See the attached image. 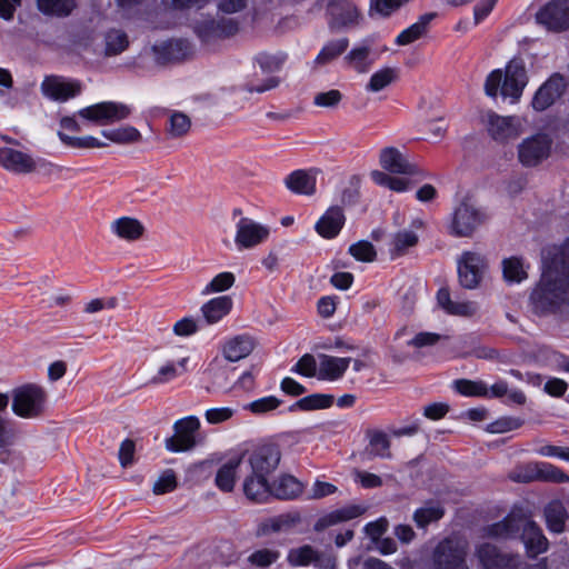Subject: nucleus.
I'll return each mask as SVG.
<instances>
[{"label":"nucleus","instance_id":"nucleus-27","mask_svg":"<svg viewBox=\"0 0 569 569\" xmlns=\"http://www.w3.org/2000/svg\"><path fill=\"white\" fill-rule=\"evenodd\" d=\"M254 349V340L249 335H238L223 346V356L228 361L236 362L248 357Z\"/></svg>","mask_w":569,"mask_h":569},{"label":"nucleus","instance_id":"nucleus-25","mask_svg":"<svg viewBox=\"0 0 569 569\" xmlns=\"http://www.w3.org/2000/svg\"><path fill=\"white\" fill-rule=\"evenodd\" d=\"M243 493L253 502H266L271 497L270 479L250 472L243 480Z\"/></svg>","mask_w":569,"mask_h":569},{"label":"nucleus","instance_id":"nucleus-60","mask_svg":"<svg viewBox=\"0 0 569 569\" xmlns=\"http://www.w3.org/2000/svg\"><path fill=\"white\" fill-rule=\"evenodd\" d=\"M217 27L218 22H216V19L208 18L198 21L194 26V31L203 42H209L218 39Z\"/></svg>","mask_w":569,"mask_h":569},{"label":"nucleus","instance_id":"nucleus-11","mask_svg":"<svg viewBox=\"0 0 569 569\" xmlns=\"http://www.w3.org/2000/svg\"><path fill=\"white\" fill-rule=\"evenodd\" d=\"M379 162L382 169L395 174H406L423 180L427 173L410 162L397 148L386 147L380 151Z\"/></svg>","mask_w":569,"mask_h":569},{"label":"nucleus","instance_id":"nucleus-39","mask_svg":"<svg viewBox=\"0 0 569 569\" xmlns=\"http://www.w3.org/2000/svg\"><path fill=\"white\" fill-rule=\"evenodd\" d=\"M349 47V39L343 37L328 41L320 50L315 59V62L325 66L340 57L347 51Z\"/></svg>","mask_w":569,"mask_h":569},{"label":"nucleus","instance_id":"nucleus-44","mask_svg":"<svg viewBox=\"0 0 569 569\" xmlns=\"http://www.w3.org/2000/svg\"><path fill=\"white\" fill-rule=\"evenodd\" d=\"M369 437V453L379 458H391L390 440L386 432L380 430H372L368 432Z\"/></svg>","mask_w":569,"mask_h":569},{"label":"nucleus","instance_id":"nucleus-55","mask_svg":"<svg viewBox=\"0 0 569 569\" xmlns=\"http://www.w3.org/2000/svg\"><path fill=\"white\" fill-rule=\"evenodd\" d=\"M279 557H280L279 551L263 548V549L253 551L248 557L247 560L251 566L264 569V568L270 567L272 563H274L279 559Z\"/></svg>","mask_w":569,"mask_h":569},{"label":"nucleus","instance_id":"nucleus-10","mask_svg":"<svg viewBox=\"0 0 569 569\" xmlns=\"http://www.w3.org/2000/svg\"><path fill=\"white\" fill-rule=\"evenodd\" d=\"M551 140L546 134H535L518 146V159L523 167H536L546 160L551 151Z\"/></svg>","mask_w":569,"mask_h":569},{"label":"nucleus","instance_id":"nucleus-24","mask_svg":"<svg viewBox=\"0 0 569 569\" xmlns=\"http://www.w3.org/2000/svg\"><path fill=\"white\" fill-rule=\"evenodd\" d=\"M523 522L525 518L522 516L509 513L501 521L485 527L483 532L489 538L511 539L520 533Z\"/></svg>","mask_w":569,"mask_h":569},{"label":"nucleus","instance_id":"nucleus-21","mask_svg":"<svg viewBox=\"0 0 569 569\" xmlns=\"http://www.w3.org/2000/svg\"><path fill=\"white\" fill-rule=\"evenodd\" d=\"M346 223V216L341 206H331L315 224L317 233L325 239L336 238Z\"/></svg>","mask_w":569,"mask_h":569},{"label":"nucleus","instance_id":"nucleus-18","mask_svg":"<svg viewBox=\"0 0 569 569\" xmlns=\"http://www.w3.org/2000/svg\"><path fill=\"white\" fill-rule=\"evenodd\" d=\"M476 553L485 569H520L518 557L501 552L495 545L482 543Z\"/></svg>","mask_w":569,"mask_h":569},{"label":"nucleus","instance_id":"nucleus-62","mask_svg":"<svg viewBox=\"0 0 569 569\" xmlns=\"http://www.w3.org/2000/svg\"><path fill=\"white\" fill-rule=\"evenodd\" d=\"M342 100V93L337 89L319 92L313 98V104L321 108H336Z\"/></svg>","mask_w":569,"mask_h":569},{"label":"nucleus","instance_id":"nucleus-50","mask_svg":"<svg viewBox=\"0 0 569 569\" xmlns=\"http://www.w3.org/2000/svg\"><path fill=\"white\" fill-rule=\"evenodd\" d=\"M319 558V552L309 545L291 549L288 555V561L296 567L308 566L318 561Z\"/></svg>","mask_w":569,"mask_h":569},{"label":"nucleus","instance_id":"nucleus-14","mask_svg":"<svg viewBox=\"0 0 569 569\" xmlns=\"http://www.w3.org/2000/svg\"><path fill=\"white\" fill-rule=\"evenodd\" d=\"M567 86L568 81L563 74L552 73L535 92L532 108L536 111L547 110L563 94Z\"/></svg>","mask_w":569,"mask_h":569},{"label":"nucleus","instance_id":"nucleus-61","mask_svg":"<svg viewBox=\"0 0 569 569\" xmlns=\"http://www.w3.org/2000/svg\"><path fill=\"white\" fill-rule=\"evenodd\" d=\"M177 488V477L173 470L168 469L162 472L153 485L156 495H163L173 491Z\"/></svg>","mask_w":569,"mask_h":569},{"label":"nucleus","instance_id":"nucleus-32","mask_svg":"<svg viewBox=\"0 0 569 569\" xmlns=\"http://www.w3.org/2000/svg\"><path fill=\"white\" fill-rule=\"evenodd\" d=\"M232 308V299L229 296H220L206 302L201 307L203 318L209 325L220 321Z\"/></svg>","mask_w":569,"mask_h":569},{"label":"nucleus","instance_id":"nucleus-49","mask_svg":"<svg viewBox=\"0 0 569 569\" xmlns=\"http://www.w3.org/2000/svg\"><path fill=\"white\" fill-rule=\"evenodd\" d=\"M58 137L64 146L74 149H93L107 146L106 142H102L92 136L72 137L62 131H58Z\"/></svg>","mask_w":569,"mask_h":569},{"label":"nucleus","instance_id":"nucleus-30","mask_svg":"<svg viewBox=\"0 0 569 569\" xmlns=\"http://www.w3.org/2000/svg\"><path fill=\"white\" fill-rule=\"evenodd\" d=\"M302 492L301 482L290 475H282L271 482V496L281 500H292Z\"/></svg>","mask_w":569,"mask_h":569},{"label":"nucleus","instance_id":"nucleus-46","mask_svg":"<svg viewBox=\"0 0 569 569\" xmlns=\"http://www.w3.org/2000/svg\"><path fill=\"white\" fill-rule=\"evenodd\" d=\"M101 134L107 138L109 141L119 143V144H128L137 142L141 139V133L138 129L132 126H126L116 129L102 130Z\"/></svg>","mask_w":569,"mask_h":569},{"label":"nucleus","instance_id":"nucleus-43","mask_svg":"<svg viewBox=\"0 0 569 569\" xmlns=\"http://www.w3.org/2000/svg\"><path fill=\"white\" fill-rule=\"evenodd\" d=\"M438 305L449 315L468 316L471 312V305L468 302H455L450 298L448 288H440L437 292Z\"/></svg>","mask_w":569,"mask_h":569},{"label":"nucleus","instance_id":"nucleus-31","mask_svg":"<svg viewBox=\"0 0 569 569\" xmlns=\"http://www.w3.org/2000/svg\"><path fill=\"white\" fill-rule=\"evenodd\" d=\"M436 18L435 12H428L419 17L418 21L402 30L396 38L398 46H407L421 38L428 30L430 22Z\"/></svg>","mask_w":569,"mask_h":569},{"label":"nucleus","instance_id":"nucleus-38","mask_svg":"<svg viewBox=\"0 0 569 569\" xmlns=\"http://www.w3.org/2000/svg\"><path fill=\"white\" fill-rule=\"evenodd\" d=\"M507 396V403L523 406L527 401L525 392L518 388L509 389V385L505 380H498L488 388L487 398H502Z\"/></svg>","mask_w":569,"mask_h":569},{"label":"nucleus","instance_id":"nucleus-9","mask_svg":"<svg viewBox=\"0 0 569 569\" xmlns=\"http://www.w3.org/2000/svg\"><path fill=\"white\" fill-rule=\"evenodd\" d=\"M41 93L58 102H64L80 94L81 82L76 79H66L62 76H46L40 86Z\"/></svg>","mask_w":569,"mask_h":569},{"label":"nucleus","instance_id":"nucleus-36","mask_svg":"<svg viewBox=\"0 0 569 569\" xmlns=\"http://www.w3.org/2000/svg\"><path fill=\"white\" fill-rule=\"evenodd\" d=\"M335 402V397L332 395H326V393H312L309 396H306L298 401H296L293 405L289 407V411H312V410H320V409H328L330 408Z\"/></svg>","mask_w":569,"mask_h":569},{"label":"nucleus","instance_id":"nucleus-17","mask_svg":"<svg viewBox=\"0 0 569 569\" xmlns=\"http://www.w3.org/2000/svg\"><path fill=\"white\" fill-rule=\"evenodd\" d=\"M328 24L331 30L341 29L358 23V8L348 0H330L327 6Z\"/></svg>","mask_w":569,"mask_h":569},{"label":"nucleus","instance_id":"nucleus-63","mask_svg":"<svg viewBox=\"0 0 569 569\" xmlns=\"http://www.w3.org/2000/svg\"><path fill=\"white\" fill-rule=\"evenodd\" d=\"M358 179L352 177L349 186L343 188L340 193V203L343 207H351L358 203L360 199V190L358 184Z\"/></svg>","mask_w":569,"mask_h":569},{"label":"nucleus","instance_id":"nucleus-28","mask_svg":"<svg viewBox=\"0 0 569 569\" xmlns=\"http://www.w3.org/2000/svg\"><path fill=\"white\" fill-rule=\"evenodd\" d=\"M363 508L356 505L333 510L325 515L323 517L319 518L316 521L313 529L317 532H321L331 526L338 525L343 521L352 520L361 516Z\"/></svg>","mask_w":569,"mask_h":569},{"label":"nucleus","instance_id":"nucleus-45","mask_svg":"<svg viewBox=\"0 0 569 569\" xmlns=\"http://www.w3.org/2000/svg\"><path fill=\"white\" fill-rule=\"evenodd\" d=\"M535 478L553 482V483H566L569 481V476L559 467H556L549 462H537L535 465Z\"/></svg>","mask_w":569,"mask_h":569},{"label":"nucleus","instance_id":"nucleus-12","mask_svg":"<svg viewBox=\"0 0 569 569\" xmlns=\"http://www.w3.org/2000/svg\"><path fill=\"white\" fill-rule=\"evenodd\" d=\"M539 24L560 32L569 28V0H550L536 14Z\"/></svg>","mask_w":569,"mask_h":569},{"label":"nucleus","instance_id":"nucleus-16","mask_svg":"<svg viewBox=\"0 0 569 569\" xmlns=\"http://www.w3.org/2000/svg\"><path fill=\"white\" fill-rule=\"evenodd\" d=\"M0 164L11 172L26 174L50 163L46 160L36 161L30 154L20 150L0 147Z\"/></svg>","mask_w":569,"mask_h":569},{"label":"nucleus","instance_id":"nucleus-33","mask_svg":"<svg viewBox=\"0 0 569 569\" xmlns=\"http://www.w3.org/2000/svg\"><path fill=\"white\" fill-rule=\"evenodd\" d=\"M286 187L293 193L311 196L316 191V179L305 170H295L284 179Z\"/></svg>","mask_w":569,"mask_h":569},{"label":"nucleus","instance_id":"nucleus-58","mask_svg":"<svg viewBox=\"0 0 569 569\" xmlns=\"http://www.w3.org/2000/svg\"><path fill=\"white\" fill-rule=\"evenodd\" d=\"M281 403L282 401L277 397L267 396L251 401L244 407V409H248L254 415H263L276 410Z\"/></svg>","mask_w":569,"mask_h":569},{"label":"nucleus","instance_id":"nucleus-23","mask_svg":"<svg viewBox=\"0 0 569 569\" xmlns=\"http://www.w3.org/2000/svg\"><path fill=\"white\" fill-rule=\"evenodd\" d=\"M520 122L517 117H502L496 113L489 116L488 131L496 141L505 142L516 139L520 133Z\"/></svg>","mask_w":569,"mask_h":569},{"label":"nucleus","instance_id":"nucleus-52","mask_svg":"<svg viewBox=\"0 0 569 569\" xmlns=\"http://www.w3.org/2000/svg\"><path fill=\"white\" fill-rule=\"evenodd\" d=\"M9 396L0 392V449L6 448L13 442V432L8 426L6 418L9 406Z\"/></svg>","mask_w":569,"mask_h":569},{"label":"nucleus","instance_id":"nucleus-34","mask_svg":"<svg viewBox=\"0 0 569 569\" xmlns=\"http://www.w3.org/2000/svg\"><path fill=\"white\" fill-rule=\"evenodd\" d=\"M445 508L440 502L429 500L423 507L418 508L412 516L416 526L426 529L430 523L437 522L445 516Z\"/></svg>","mask_w":569,"mask_h":569},{"label":"nucleus","instance_id":"nucleus-35","mask_svg":"<svg viewBox=\"0 0 569 569\" xmlns=\"http://www.w3.org/2000/svg\"><path fill=\"white\" fill-rule=\"evenodd\" d=\"M240 463V457L231 458L218 469L214 483L221 491L231 492L233 490Z\"/></svg>","mask_w":569,"mask_h":569},{"label":"nucleus","instance_id":"nucleus-47","mask_svg":"<svg viewBox=\"0 0 569 569\" xmlns=\"http://www.w3.org/2000/svg\"><path fill=\"white\" fill-rule=\"evenodd\" d=\"M104 43V56L112 57L123 52L129 46V40L126 32L112 29L106 33Z\"/></svg>","mask_w":569,"mask_h":569},{"label":"nucleus","instance_id":"nucleus-22","mask_svg":"<svg viewBox=\"0 0 569 569\" xmlns=\"http://www.w3.org/2000/svg\"><path fill=\"white\" fill-rule=\"evenodd\" d=\"M519 535L530 558L548 550L549 541L535 521L525 519Z\"/></svg>","mask_w":569,"mask_h":569},{"label":"nucleus","instance_id":"nucleus-15","mask_svg":"<svg viewBox=\"0 0 569 569\" xmlns=\"http://www.w3.org/2000/svg\"><path fill=\"white\" fill-rule=\"evenodd\" d=\"M281 460V452L276 445H264L254 449L248 457L251 472L270 479Z\"/></svg>","mask_w":569,"mask_h":569},{"label":"nucleus","instance_id":"nucleus-42","mask_svg":"<svg viewBox=\"0 0 569 569\" xmlns=\"http://www.w3.org/2000/svg\"><path fill=\"white\" fill-rule=\"evenodd\" d=\"M189 361L188 357H184L180 359L177 363L173 361H169L166 365L161 366L158 369L157 375H154L150 382L152 385H162L166 382H169L177 378L178 376L182 375L187 369L186 365Z\"/></svg>","mask_w":569,"mask_h":569},{"label":"nucleus","instance_id":"nucleus-40","mask_svg":"<svg viewBox=\"0 0 569 569\" xmlns=\"http://www.w3.org/2000/svg\"><path fill=\"white\" fill-rule=\"evenodd\" d=\"M76 7V0H37L38 10L46 16L68 17Z\"/></svg>","mask_w":569,"mask_h":569},{"label":"nucleus","instance_id":"nucleus-51","mask_svg":"<svg viewBox=\"0 0 569 569\" xmlns=\"http://www.w3.org/2000/svg\"><path fill=\"white\" fill-rule=\"evenodd\" d=\"M418 243V236L411 230H401L393 236L392 249L390 250L392 258L405 254L407 249Z\"/></svg>","mask_w":569,"mask_h":569},{"label":"nucleus","instance_id":"nucleus-8","mask_svg":"<svg viewBox=\"0 0 569 569\" xmlns=\"http://www.w3.org/2000/svg\"><path fill=\"white\" fill-rule=\"evenodd\" d=\"M487 268L486 258L472 251L462 252L458 260V277L460 284L466 289H475L482 280Z\"/></svg>","mask_w":569,"mask_h":569},{"label":"nucleus","instance_id":"nucleus-57","mask_svg":"<svg viewBox=\"0 0 569 569\" xmlns=\"http://www.w3.org/2000/svg\"><path fill=\"white\" fill-rule=\"evenodd\" d=\"M236 281L232 272L224 271L218 273L203 289L202 293L222 292L230 289Z\"/></svg>","mask_w":569,"mask_h":569},{"label":"nucleus","instance_id":"nucleus-20","mask_svg":"<svg viewBox=\"0 0 569 569\" xmlns=\"http://www.w3.org/2000/svg\"><path fill=\"white\" fill-rule=\"evenodd\" d=\"M378 56L372 52L371 46L367 40L355 46L345 57L343 66L357 73H367L372 68Z\"/></svg>","mask_w":569,"mask_h":569},{"label":"nucleus","instance_id":"nucleus-64","mask_svg":"<svg viewBox=\"0 0 569 569\" xmlns=\"http://www.w3.org/2000/svg\"><path fill=\"white\" fill-rule=\"evenodd\" d=\"M291 371L303 377H313L317 373V362L312 355H303L297 363L291 368Z\"/></svg>","mask_w":569,"mask_h":569},{"label":"nucleus","instance_id":"nucleus-19","mask_svg":"<svg viewBox=\"0 0 569 569\" xmlns=\"http://www.w3.org/2000/svg\"><path fill=\"white\" fill-rule=\"evenodd\" d=\"M269 229L249 218H241L237 223L234 242L239 249L256 247L267 240Z\"/></svg>","mask_w":569,"mask_h":569},{"label":"nucleus","instance_id":"nucleus-37","mask_svg":"<svg viewBox=\"0 0 569 569\" xmlns=\"http://www.w3.org/2000/svg\"><path fill=\"white\" fill-rule=\"evenodd\" d=\"M111 228L118 237L131 241L139 239L144 231L142 223L130 217H121L113 221Z\"/></svg>","mask_w":569,"mask_h":569},{"label":"nucleus","instance_id":"nucleus-29","mask_svg":"<svg viewBox=\"0 0 569 569\" xmlns=\"http://www.w3.org/2000/svg\"><path fill=\"white\" fill-rule=\"evenodd\" d=\"M546 526L553 533L565 531L568 512L560 500H551L543 509Z\"/></svg>","mask_w":569,"mask_h":569},{"label":"nucleus","instance_id":"nucleus-7","mask_svg":"<svg viewBox=\"0 0 569 569\" xmlns=\"http://www.w3.org/2000/svg\"><path fill=\"white\" fill-rule=\"evenodd\" d=\"M158 64L178 63L193 56V46L187 39H168L152 46Z\"/></svg>","mask_w":569,"mask_h":569},{"label":"nucleus","instance_id":"nucleus-13","mask_svg":"<svg viewBox=\"0 0 569 569\" xmlns=\"http://www.w3.org/2000/svg\"><path fill=\"white\" fill-rule=\"evenodd\" d=\"M483 221V213L463 201L452 213L450 233L456 237H470Z\"/></svg>","mask_w":569,"mask_h":569},{"label":"nucleus","instance_id":"nucleus-3","mask_svg":"<svg viewBox=\"0 0 569 569\" xmlns=\"http://www.w3.org/2000/svg\"><path fill=\"white\" fill-rule=\"evenodd\" d=\"M467 543L458 537H446L435 547L431 556L433 569H469Z\"/></svg>","mask_w":569,"mask_h":569},{"label":"nucleus","instance_id":"nucleus-6","mask_svg":"<svg viewBox=\"0 0 569 569\" xmlns=\"http://www.w3.org/2000/svg\"><path fill=\"white\" fill-rule=\"evenodd\" d=\"M200 429V420L196 416L179 419L173 425L174 435L166 439V449L182 452L196 446V432Z\"/></svg>","mask_w":569,"mask_h":569},{"label":"nucleus","instance_id":"nucleus-5","mask_svg":"<svg viewBox=\"0 0 569 569\" xmlns=\"http://www.w3.org/2000/svg\"><path fill=\"white\" fill-rule=\"evenodd\" d=\"M131 113L130 107L121 102L103 101L82 108L78 114L98 124H108L127 119Z\"/></svg>","mask_w":569,"mask_h":569},{"label":"nucleus","instance_id":"nucleus-54","mask_svg":"<svg viewBox=\"0 0 569 569\" xmlns=\"http://www.w3.org/2000/svg\"><path fill=\"white\" fill-rule=\"evenodd\" d=\"M67 40L70 49H87L93 40L92 31L88 28H74L67 33Z\"/></svg>","mask_w":569,"mask_h":569},{"label":"nucleus","instance_id":"nucleus-41","mask_svg":"<svg viewBox=\"0 0 569 569\" xmlns=\"http://www.w3.org/2000/svg\"><path fill=\"white\" fill-rule=\"evenodd\" d=\"M502 274L508 283H520L528 278L523 261L519 257H510L502 260Z\"/></svg>","mask_w":569,"mask_h":569},{"label":"nucleus","instance_id":"nucleus-4","mask_svg":"<svg viewBox=\"0 0 569 569\" xmlns=\"http://www.w3.org/2000/svg\"><path fill=\"white\" fill-rule=\"evenodd\" d=\"M46 391L36 385H26L13 390L12 411L21 418H37L44 411Z\"/></svg>","mask_w":569,"mask_h":569},{"label":"nucleus","instance_id":"nucleus-48","mask_svg":"<svg viewBox=\"0 0 569 569\" xmlns=\"http://www.w3.org/2000/svg\"><path fill=\"white\" fill-rule=\"evenodd\" d=\"M453 388L465 397H488V386L482 380L457 379L453 381Z\"/></svg>","mask_w":569,"mask_h":569},{"label":"nucleus","instance_id":"nucleus-1","mask_svg":"<svg viewBox=\"0 0 569 569\" xmlns=\"http://www.w3.org/2000/svg\"><path fill=\"white\" fill-rule=\"evenodd\" d=\"M527 308L539 319L569 320V237L543 262L538 281L529 290Z\"/></svg>","mask_w":569,"mask_h":569},{"label":"nucleus","instance_id":"nucleus-26","mask_svg":"<svg viewBox=\"0 0 569 569\" xmlns=\"http://www.w3.org/2000/svg\"><path fill=\"white\" fill-rule=\"evenodd\" d=\"M351 358H339L322 355L318 370V379L327 381H336L340 379L347 371Z\"/></svg>","mask_w":569,"mask_h":569},{"label":"nucleus","instance_id":"nucleus-59","mask_svg":"<svg viewBox=\"0 0 569 569\" xmlns=\"http://www.w3.org/2000/svg\"><path fill=\"white\" fill-rule=\"evenodd\" d=\"M284 56L270 54L267 52H260L254 57V61L259 64L262 71L273 72L280 70L284 62Z\"/></svg>","mask_w":569,"mask_h":569},{"label":"nucleus","instance_id":"nucleus-56","mask_svg":"<svg viewBox=\"0 0 569 569\" xmlns=\"http://www.w3.org/2000/svg\"><path fill=\"white\" fill-rule=\"evenodd\" d=\"M348 252L358 261L371 262L376 259L377 252L373 244L367 240L352 243Z\"/></svg>","mask_w":569,"mask_h":569},{"label":"nucleus","instance_id":"nucleus-2","mask_svg":"<svg viewBox=\"0 0 569 569\" xmlns=\"http://www.w3.org/2000/svg\"><path fill=\"white\" fill-rule=\"evenodd\" d=\"M528 81L529 77L523 59L513 57L507 63L505 73L500 69H496L487 76L485 92L491 98H496L500 92L503 98H509L511 103H516L520 100Z\"/></svg>","mask_w":569,"mask_h":569},{"label":"nucleus","instance_id":"nucleus-53","mask_svg":"<svg viewBox=\"0 0 569 569\" xmlns=\"http://www.w3.org/2000/svg\"><path fill=\"white\" fill-rule=\"evenodd\" d=\"M396 78V71L392 68L386 67L376 71L366 86L369 92H378L388 87Z\"/></svg>","mask_w":569,"mask_h":569}]
</instances>
